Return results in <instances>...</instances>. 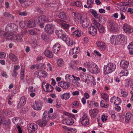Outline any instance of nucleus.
<instances>
[{
	"instance_id": "37",
	"label": "nucleus",
	"mask_w": 133,
	"mask_h": 133,
	"mask_svg": "<svg viewBox=\"0 0 133 133\" xmlns=\"http://www.w3.org/2000/svg\"><path fill=\"white\" fill-rule=\"evenodd\" d=\"M70 93H65L61 96V98L62 99L66 100L70 98Z\"/></svg>"
},
{
	"instance_id": "44",
	"label": "nucleus",
	"mask_w": 133,
	"mask_h": 133,
	"mask_svg": "<svg viewBox=\"0 0 133 133\" xmlns=\"http://www.w3.org/2000/svg\"><path fill=\"white\" fill-rule=\"evenodd\" d=\"M72 78L71 75L67 74L65 76V78L66 81L68 83H70L71 82Z\"/></svg>"
},
{
	"instance_id": "3",
	"label": "nucleus",
	"mask_w": 133,
	"mask_h": 133,
	"mask_svg": "<svg viewBox=\"0 0 133 133\" xmlns=\"http://www.w3.org/2000/svg\"><path fill=\"white\" fill-rule=\"evenodd\" d=\"M36 22L41 28L44 27V24L46 22H48L47 17L43 15H41L37 18Z\"/></svg>"
},
{
	"instance_id": "7",
	"label": "nucleus",
	"mask_w": 133,
	"mask_h": 133,
	"mask_svg": "<svg viewBox=\"0 0 133 133\" xmlns=\"http://www.w3.org/2000/svg\"><path fill=\"white\" fill-rule=\"evenodd\" d=\"M96 27L95 24H91L88 29V32L92 36H95L97 33V31Z\"/></svg>"
},
{
	"instance_id": "55",
	"label": "nucleus",
	"mask_w": 133,
	"mask_h": 133,
	"mask_svg": "<svg viewBox=\"0 0 133 133\" xmlns=\"http://www.w3.org/2000/svg\"><path fill=\"white\" fill-rule=\"evenodd\" d=\"M19 26L22 29L25 28V24L24 22H23L22 21H20L19 22Z\"/></svg>"
},
{
	"instance_id": "47",
	"label": "nucleus",
	"mask_w": 133,
	"mask_h": 133,
	"mask_svg": "<svg viewBox=\"0 0 133 133\" xmlns=\"http://www.w3.org/2000/svg\"><path fill=\"white\" fill-rule=\"evenodd\" d=\"M59 24L65 29H68L69 27V24L63 22L60 23Z\"/></svg>"
},
{
	"instance_id": "51",
	"label": "nucleus",
	"mask_w": 133,
	"mask_h": 133,
	"mask_svg": "<svg viewBox=\"0 0 133 133\" xmlns=\"http://www.w3.org/2000/svg\"><path fill=\"white\" fill-rule=\"evenodd\" d=\"M24 69L22 68L21 69V79L22 80L24 78Z\"/></svg>"
},
{
	"instance_id": "57",
	"label": "nucleus",
	"mask_w": 133,
	"mask_h": 133,
	"mask_svg": "<svg viewBox=\"0 0 133 133\" xmlns=\"http://www.w3.org/2000/svg\"><path fill=\"white\" fill-rule=\"evenodd\" d=\"M3 32V35L4 37H8L11 36V34L4 31Z\"/></svg>"
},
{
	"instance_id": "5",
	"label": "nucleus",
	"mask_w": 133,
	"mask_h": 133,
	"mask_svg": "<svg viewBox=\"0 0 133 133\" xmlns=\"http://www.w3.org/2000/svg\"><path fill=\"white\" fill-rule=\"evenodd\" d=\"M54 26L53 24H47L45 26V31L48 34H51L54 32Z\"/></svg>"
},
{
	"instance_id": "40",
	"label": "nucleus",
	"mask_w": 133,
	"mask_h": 133,
	"mask_svg": "<svg viewBox=\"0 0 133 133\" xmlns=\"http://www.w3.org/2000/svg\"><path fill=\"white\" fill-rule=\"evenodd\" d=\"M72 35L75 36L79 37L81 35V31L78 30H76L72 33Z\"/></svg>"
},
{
	"instance_id": "9",
	"label": "nucleus",
	"mask_w": 133,
	"mask_h": 133,
	"mask_svg": "<svg viewBox=\"0 0 133 133\" xmlns=\"http://www.w3.org/2000/svg\"><path fill=\"white\" fill-rule=\"evenodd\" d=\"M55 32L56 35L62 39L63 40H65L67 35H65L63 31L56 30H55Z\"/></svg>"
},
{
	"instance_id": "16",
	"label": "nucleus",
	"mask_w": 133,
	"mask_h": 133,
	"mask_svg": "<svg viewBox=\"0 0 133 133\" xmlns=\"http://www.w3.org/2000/svg\"><path fill=\"white\" fill-rule=\"evenodd\" d=\"M45 83H43L42 84V87L44 91L49 92H52L54 88L51 85L48 83H47L46 85H45L46 89L45 90L44 89V85H45Z\"/></svg>"
},
{
	"instance_id": "56",
	"label": "nucleus",
	"mask_w": 133,
	"mask_h": 133,
	"mask_svg": "<svg viewBox=\"0 0 133 133\" xmlns=\"http://www.w3.org/2000/svg\"><path fill=\"white\" fill-rule=\"evenodd\" d=\"M130 27H131L130 26L128 25L127 24H125L123 27L124 31H127V29L129 28Z\"/></svg>"
},
{
	"instance_id": "32",
	"label": "nucleus",
	"mask_w": 133,
	"mask_h": 133,
	"mask_svg": "<svg viewBox=\"0 0 133 133\" xmlns=\"http://www.w3.org/2000/svg\"><path fill=\"white\" fill-rule=\"evenodd\" d=\"M107 101L102 100L100 102V105L101 107L107 108L108 107L109 104Z\"/></svg>"
},
{
	"instance_id": "46",
	"label": "nucleus",
	"mask_w": 133,
	"mask_h": 133,
	"mask_svg": "<svg viewBox=\"0 0 133 133\" xmlns=\"http://www.w3.org/2000/svg\"><path fill=\"white\" fill-rule=\"evenodd\" d=\"M42 39L45 41H47L49 39L48 36L45 34H43L41 35Z\"/></svg>"
},
{
	"instance_id": "48",
	"label": "nucleus",
	"mask_w": 133,
	"mask_h": 133,
	"mask_svg": "<svg viewBox=\"0 0 133 133\" xmlns=\"http://www.w3.org/2000/svg\"><path fill=\"white\" fill-rule=\"evenodd\" d=\"M62 85H63L62 88L64 89H68L70 86V85L69 84L65 82H63Z\"/></svg>"
},
{
	"instance_id": "33",
	"label": "nucleus",
	"mask_w": 133,
	"mask_h": 133,
	"mask_svg": "<svg viewBox=\"0 0 133 133\" xmlns=\"http://www.w3.org/2000/svg\"><path fill=\"white\" fill-rule=\"evenodd\" d=\"M117 38L121 41H126L127 37L126 36L123 35H119L117 36Z\"/></svg>"
},
{
	"instance_id": "31",
	"label": "nucleus",
	"mask_w": 133,
	"mask_h": 133,
	"mask_svg": "<svg viewBox=\"0 0 133 133\" xmlns=\"http://www.w3.org/2000/svg\"><path fill=\"white\" fill-rule=\"evenodd\" d=\"M58 17L61 19L65 20L67 19V17L66 14L64 12H61L58 15Z\"/></svg>"
},
{
	"instance_id": "25",
	"label": "nucleus",
	"mask_w": 133,
	"mask_h": 133,
	"mask_svg": "<svg viewBox=\"0 0 133 133\" xmlns=\"http://www.w3.org/2000/svg\"><path fill=\"white\" fill-rule=\"evenodd\" d=\"M89 114L90 116L93 118L95 117L98 112V110L97 109H91L89 111Z\"/></svg>"
},
{
	"instance_id": "38",
	"label": "nucleus",
	"mask_w": 133,
	"mask_h": 133,
	"mask_svg": "<svg viewBox=\"0 0 133 133\" xmlns=\"http://www.w3.org/2000/svg\"><path fill=\"white\" fill-rule=\"evenodd\" d=\"M121 94L122 95L121 96L125 98H126L128 95V93L124 89H121Z\"/></svg>"
},
{
	"instance_id": "28",
	"label": "nucleus",
	"mask_w": 133,
	"mask_h": 133,
	"mask_svg": "<svg viewBox=\"0 0 133 133\" xmlns=\"http://www.w3.org/2000/svg\"><path fill=\"white\" fill-rule=\"evenodd\" d=\"M116 36L115 35H112L110 40L111 43L113 44H116L118 42V40L117 39V38Z\"/></svg>"
},
{
	"instance_id": "24",
	"label": "nucleus",
	"mask_w": 133,
	"mask_h": 133,
	"mask_svg": "<svg viewBox=\"0 0 133 133\" xmlns=\"http://www.w3.org/2000/svg\"><path fill=\"white\" fill-rule=\"evenodd\" d=\"M36 25V21L35 20L30 19L28 21L27 23L28 27L32 28L35 26Z\"/></svg>"
},
{
	"instance_id": "21",
	"label": "nucleus",
	"mask_w": 133,
	"mask_h": 133,
	"mask_svg": "<svg viewBox=\"0 0 133 133\" xmlns=\"http://www.w3.org/2000/svg\"><path fill=\"white\" fill-rule=\"evenodd\" d=\"M44 53L45 56L47 57L52 58L54 57V55L52 52L48 49H46L44 52Z\"/></svg>"
},
{
	"instance_id": "60",
	"label": "nucleus",
	"mask_w": 133,
	"mask_h": 133,
	"mask_svg": "<svg viewBox=\"0 0 133 133\" xmlns=\"http://www.w3.org/2000/svg\"><path fill=\"white\" fill-rule=\"evenodd\" d=\"M107 117L108 116H105V115H103L101 117V119L102 120V121L104 122L107 120Z\"/></svg>"
},
{
	"instance_id": "36",
	"label": "nucleus",
	"mask_w": 133,
	"mask_h": 133,
	"mask_svg": "<svg viewBox=\"0 0 133 133\" xmlns=\"http://www.w3.org/2000/svg\"><path fill=\"white\" fill-rule=\"evenodd\" d=\"M9 57L13 62H16L17 60V58L16 56L15 55L12 53L10 54Z\"/></svg>"
},
{
	"instance_id": "18",
	"label": "nucleus",
	"mask_w": 133,
	"mask_h": 133,
	"mask_svg": "<svg viewBox=\"0 0 133 133\" xmlns=\"http://www.w3.org/2000/svg\"><path fill=\"white\" fill-rule=\"evenodd\" d=\"M61 49V45L58 43L55 44L53 46L52 50L54 53L57 54L59 52Z\"/></svg>"
},
{
	"instance_id": "15",
	"label": "nucleus",
	"mask_w": 133,
	"mask_h": 133,
	"mask_svg": "<svg viewBox=\"0 0 133 133\" xmlns=\"http://www.w3.org/2000/svg\"><path fill=\"white\" fill-rule=\"evenodd\" d=\"M80 24L84 28H87L89 24V21L87 18H83L80 21Z\"/></svg>"
},
{
	"instance_id": "43",
	"label": "nucleus",
	"mask_w": 133,
	"mask_h": 133,
	"mask_svg": "<svg viewBox=\"0 0 133 133\" xmlns=\"http://www.w3.org/2000/svg\"><path fill=\"white\" fill-rule=\"evenodd\" d=\"M90 11L91 14L96 18H98V16L99 15V14H98L95 10L91 9L90 10Z\"/></svg>"
},
{
	"instance_id": "27",
	"label": "nucleus",
	"mask_w": 133,
	"mask_h": 133,
	"mask_svg": "<svg viewBox=\"0 0 133 133\" xmlns=\"http://www.w3.org/2000/svg\"><path fill=\"white\" fill-rule=\"evenodd\" d=\"M132 118L131 114L130 112L127 113L125 116V122L128 123L131 120Z\"/></svg>"
},
{
	"instance_id": "49",
	"label": "nucleus",
	"mask_w": 133,
	"mask_h": 133,
	"mask_svg": "<svg viewBox=\"0 0 133 133\" xmlns=\"http://www.w3.org/2000/svg\"><path fill=\"white\" fill-rule=\"evenodd\" d=\"M98 21L100 22H103L104 21V17L99 14V15L98 16Z\"/></svg>"
},
{
	"instance_id": "41",
	"label": "nucleus",
	"mask_w": 133,
	"mask_h": 133,
	"mask_svg": "<svg viewBox=\"0 0 133 133\" xmlns=\"http://www.w3.org/2000/svg\"><path fill=\"white\" fill-rule=\"evenodd\" d=\"M76 48H75V47L72 49H71L69 52V54L70 55H72L74 54H77L79 51V50H77L76 49Z\"/></svg>"
},
{
	"instance_id": "1",
	"label": "nucleus",
	"mask_w": 133,
	"mask_h": 133,
	"mask_svg": "<svg viewBox=\"0 0 133 133\" xmlns=\"http://www.w3.org/2000/svg\"><path fill=\"white\" fill-rule=\"evenodd\" d=\"M85 67L91 73L97 74L99 72V69L95 63L88 62L84 64Z\"/></svg>"
},
{
	"instance_id": "12",
	"label": "nucleus",
	"mask_w": 133,
	"mask_h": 133,
	"mask_svg": "<svg viewBox=\"0 0 133 133\" xmlns=\"http://www.w3.org/2000/svg\"><path fill=\"white\" fill-rule=\"evenodd\" d=\"M26 98L24 96L22 97L20 99L19 103L18 104L17 107V109H20L26 104Z\"/></svg>"
},
{
	"instance_id": "34",
	"label": "nucleus",
	"mask_w": 133,
	"mask_h": 133,
	"mask_svg": "<svg viewBox=\"0 0 133 133\" xmlns=\"http://www.w3.org/2000/svg\"><path fill=\"white\" fill-rule=\"evenodd\" d=\"M36 66L38 69H45V65L44 64L41 63L36 64Z\"/></svg>"
},
{
	"instance_id": "26",
	"label": "nucleus",
	"mask_w": 133,
	"mask_h": 133,
	"mask_svg": "<svg viewBox=\"0 0 133 133\" xmlns=\"http://www.w3.org/2000/svg\"><path fill=\"white\" fill-rule=\"evenodd\" d=\"M95 25L98 28L99 32L101 33H102L104 32V28L102 25L98 23L96 24Z\"/></svg>"
},
{
	"instance_id": "63",
	"label": "nucleus",
	"mask_w": 133,
	"mask_h": 133,
	"mask_svg": "<svg viewBox=\"0 0 133 133\" xmlns=\"http://www.w3.org/2000/svg\"><path fill=\"white\" fill-rule=\"evenodd\" d=\"M4 16L5 17H9L12 16V15L11 14L7 13L6 12H5L4 15Z\"/></svg>"
},
{
	"instance_id": "52",
	"label": "nucleus",
	"mask_w": 133,
	"mask_h": 133,
	"mask_svg": "<svg viewBox=\"0 0 133 133\" xmlns=\"http://www.w3.org/2000/svg\"><path fill=\"white\" fill-rule=\"evenodd\" d=\"M101 97L105 101H107L108 98L107 94H102L101 95Z\"/></svg>"
},
{
	"instance_id": "22",
	"label": "nucleus",
	"mask_w": 133,
	"mask_h": 133,
	"mask_svg": "<svg viewBox=\"0 0 133 133\" xmlns=\"http://www.w3.org/2000/svg\"><path fill=\"white\" fill-rule=\"evenodd\" d=\"M74 19L76 22H77L82 19V17L81 14L77 12H75L74 14Z\"/></svg>"
},
{
	"instance_id": "6",
	"label": "nucleus",
	"mask_w": 133,
	"mask_h": 133,
	"mask_svg": "<svg viewBox=\"0 0 133 133\" xmlns=\"http://www.w3.org/2000/svg\"><path fill=\"white\" fill-rule=\"evenodd\" d=\"M46 118L47 116H46L43 115L42 119L38 120L37 121V124L40 127H44L46 124L48 122Z\"/></svg>"
},
{
	"instance_id": "10",
	"label": "nucleus",
	"mask_w": 133,
	"mask_h": 133,
	"mask_svg": "<svg viewBox=\"0 0 133 133\" xmlns=\"http://www.w3.org/2000/svg\"><path fill=\"white\" fill-rule=\"evenodd\" d=\"M27 128L29 132H33L37 129V125L36 124L31 123L28 125Z\"/></svg>"
},
{
	"instance_id": "42",
	"label": "nucleus",
	"mask_w": 133,
	"mask_h": 133,
	"mask_svg": "<svg viewBox=\"0 0 133 133\" xmlns=\"http://www.w3.org/2000/svg\"><path fill=\"white\" fill-rule=\"evenodd\" d=\"M63 41H65L66 44L69 45H72L73 44V41L69 38H68L67 36L66 37V39H65V40Z\"/></svg>"
},
{
	"instance_id": "64",
	"label": "nucleus",
	"mask_w": 133,
	"mask_h": 133,
	"mask_svg": "<svg viewBox=\"0 0 133 133\" xmlns=\"http://www.w3.org/2000/svg\"><path fill=\"white\" fill-rule=\"evenodd\" d=\"M94 0H87V3L91 5L94 3Z\"/></svg>"
},
{
	"instance_id": "20",
	"label": "nucleus",
	"mask_w": 133,
	"mask_h": 133,
	"mask_svg": "<svg viewBox=\"0 0 133 133\" xmlns=\"http://www.w3.org/2000/svg\"><path fill=\"white\" fill-rule=\"evenodd\" d=\"M129 64V63L128 61L122 60L121 62L120 66L123 69H126L128 67Z\"/></svg>"
},
{
	"instance_id": "35",
	"label": "nucleus",
	"mask_w": 133,
	"mask_h": 133,
	"mask_svg": "<svg viewBox=\"0 0 133 133\" xmlns=\"http://www.w3.org/2000/svg\"><path fill=\"white\" fill-rule=\"evenodd\" d=\"M127 48L129 50V54L132 55L133 54V41L131 43Z\"/></svg>"
},
{
	"instance_id": "58",
	"label": "nucleus",
	"mask_w": 133,
	"mask_h": 133,
	"mask_svg": "<svg viewBox=\"0 0 133 133\" xmlns=\"http://www.w3.org/2000/svg\"><path fill=\"white\" fill-rule=\"evenodd\" d=\"M133 31V29L131 27L127 29V31H124V32L129 34H131Z\"/></svg>"
},
{
	"instance_id": "54",
	"label": "nucleus",
	"mask_w": 133,
	"mask_h": 133,
	"mask_svg": "<svg viewBox=\"0 0 133 133\" xmlns=\"http://www.w3.org/2000/svg\"><path fill=\"white\" fill-rule=\"evenodd\" d=\"M57 64L60 66H61L64 64L63 62L61 59H58L57 61Z\"/></svg>"
},
{
	"instance_id": "39",
	"label": "nucleus",
	"mask_w": 133,
	"mask_h": 133,
	"mask_svg": "<svg viewBox=\"0 0 133 133\" xmlns=\"http://www.w3.org/2000/svg\"><path fill=\"white\" fill-rule=\"evenodd\" d=\"M128 71L127 70H122L119 73L120 76L121 77L127 76L128 75Z\"/></svg>"
},
{
	"instance_id": "62",
	"label": "nucleus",
	"mask_w": 133,
	"mask_h": 133,
	"mask_svg": "<svg viewBox=\"0 0 133 133\" xmlns=\"http://www.w3.org/2000/svg\"><path fill=\"white\" fill-rule=\"evenodd\" d=\"M17 70L14 69L13 72L14 74H12V76H14L15 78L16 77L18 74V73L17 72Z\"/></svg>"
},
{
	"instance_id": "59",
	"label": "nucleus",
	"mask_w": 133,
	"mask_h": 133,
	"mask_svg": "<svg viewBox=\"0 0 133 133\" xmlns=\"http://www.w3.org/2000/svg\"><path fill=\"white\" fill-rule=\"evenodd\" d=\"M62 105V104L61 102H58L57 101L56 102V104L54 106L57 108H59Z\"/></svg>"
},
{
	"instance_id": "2",
	"label": "nucleus",
	"mask_w": 133,
	"mask_h": 133,
	"mask_svg": "<svg viewBox=\"0 0 133 133\" xmlns=\"http://www.w3.org/2000/svg\"><path fill=\"white\" fill-rule=\"evenodd\" d=\"M5 30L9 32L16 33L18 31V26L15 23H10L7 25Z\"/></svg>"
},
{
	"instance_id": "23",
	"label": "nucleus",
	"mask_w": 133,
	"mask_h": 133,
	"mask_svg": "<svg viewBox=\"0 0 133 133\" xmlns=\"http://www.w3.org/2000/svg\"><path fill=\"white\" fill-rule=\"evenodd\" d=\"M36 74H37L38 76L39 77H43L46 76L47 75V73L45 71L40 70L36 72Z\"/></svg>"
},
{
	"instance_id": "17",
	"label": "nucleus",
	"mask_w": 133,
	"mask_h": 133,
	"mask_svg": "<svg viewBox=\"0 0 133 133\" xmlns=\"http://www.w3.org/2000/svg\"><path fill=\"white\" fill-rule=\"evenodd\" d=\"M63 122L64 124H67L68 125H72L74 123L73 119L70 117L65 118Z\"/></svg>"
},
{
	"instance_id": "29",
	"label": "nucleus",
	"mask_w": 133,
	"mask_h": 133,
	"mask_svg": "<svg viewBox=\"0 0 133 133\" xmlns=\"http://www.w3.org/2000/svg\"><path fill=\"white\" fill-rule=\"evenodd\" d=\"M103 71L105 75H108L112 72L107 65L104 66Z\"/></svg>"
},
{
	"instance_id": "45",
	"label": "nucleus",
	"mask_w": 133,
	"mask_h": 133,
	"mask_svg": "<svg viewBox=\"0 0 133 133\" xmlns=\"http://www.w3.org/2000/svg\"><path fill=\"white\" fill-rule=\"evenodd\" d=\"M71 4L72 5L76 6L78 7H80L82 5V3L80 1H76L75 2L72 3Z\"/></svg>"
},
{
	"instance_id": "30",
	"label": "nucleus",
	"mask_w": 133,
	"mask_h": 133,
	"mask_svg": "<svg viewBox=\"0 0 133 133\" xmlns=\"http://www.w3.org/2000/svg\"><path fill=\"white\" fill-rule=\"evenodd\" d=\"M111 71L112 72L114 71L116 69V66L114 64L111 63H108L107 65Z\"/></svg>"
},
{
	"instance_id": "4",
	"label": "nucleus",
	"mask_w": 133,
	"mask_h": 133,
	"mask_svg": "<svg viewBox=\"0 0 133 133\" xmlns=\"http://www.w3.org/2000/svg\"><path fill=\"white\" fill-rule=\"evenodd\" d=\"M109 26L110 29L111 30L114 31H117L118 28V25L116 24V23L113 20L111 19H110L108 20V24Z\"/></svg>"
},
{
	"instance_id": "50",
	"label": "nucleus",
	"mask_w": 133,
	"mask_h": 133,
	"mask_svg": "<svg viewBox=\"0 0 133 133\" xmlns=\"http://www.w3.org/2000/svg\"><path fill=\"white\" fill-rule=\"evenodd\" d=\"M79 106V103L77 101H75L73 102L72 103V107L73 108H76L78 107Z\"/></svg>"
},
{
	"instance_id": "61",
	"label": "nucleus",
	"mask_w": 133,
	"mask_h": 133,
	"mask_svg": "<svg viewBox=\"0 0 133 133\" xmlns=\"http://www.w3.org/2000/svg\"><path fill=\"white\" fill-rule=\"evenodd\" d=\"M18 14L19 15L23 16H26L27 14V12L26 11H23L19 12Z\"/></svg>"
},
{
	"instance_id": "14",
	"label": "nucleus",
	"mask_w": 133,
	"mask_h": 133,
	"mask_svg": "<svg viewBox=\"0 0 133 133\" xmlns=\"http://www.w3.org/2000/svg\"><path fill=\"white\" fill-rule=\"evenodd\" d=\"M110 102L115 105H118L121 103V99L118 97L115 96L112 97L110 100Z\"/></svg>"
},
{
	"instance_id": "8",
	"label": "nucleus",
	"mask_w": 133,
	"mask_h": 133,
	"mask_svg": "<svg viewBox=\"0 0 133 133\" xmlns=\"http://www.w3.org/2000/svg\"><path fill=\"white\" fill-rule=\"evenodd\" d=\"M81 123L84 126L88 125L89 124V119L86 114H84L81 119Z\"/></svg>"
},
{
	"instance_id": "19",
	"label": "nucleus",
	"mask_w": 133,
	"mask_h": 133,
	"mask_svg": "<svg viewBox=\"0 0 133 133\" xmlns=\"http://www.w3.org/2000/svg\"><path fill=\"white\" fill-rule=\"evenodd\" d=\"M97 46L102 51H104L105 49V43L102 42L98 41L96 43Z\"/></svg>"
},
{
	"instance_id": "13",
	"label": "nucleus",
	"mask_w": 133,
	"mask_h": 133,
	"mask_svg": "<svg viewBox=\"0 0 133 133\" xmlns=\"http://www.w3.org/2000/svg\"><path fill=\"white\" fill-rule=\"evenodd\" d=\"M22 35H14L11 37L12 40L15 41L16 42H22L23 41Z\"/></svg>"
},
{
	"instance_id": "11",
	"label": "nucleus",
	"mask_w": 133,
	"mask_h": 133,
	"mask_svg": "<svg viewBox=\"0 0 133 133\" xmlns=\"http://www.w3.org/2000/svg\"><path fill=\"white\" fill-rule=\"evenodd\" d=\"M43 102L40 100H39L38 101H35L33 106H34V109L36 110H40L41 109L42 106L43 105Z\"/></svg>"
},
{
	"instance_id": "53",
	"label": "nucleus",
	"mask_w": 133,
	"mask_h": 133,
	"mask_svg": "<svg viewBox=\"0 0 133 133\" xmlns=\"http://www.w3.org/2000/svg\"><path fill=\"white\" fill-rule=\"evenodd\" d=\"M29 33L31 35H38L37 33L33 30H30L29 31Z\"/></svg>"
}]
</instances>
